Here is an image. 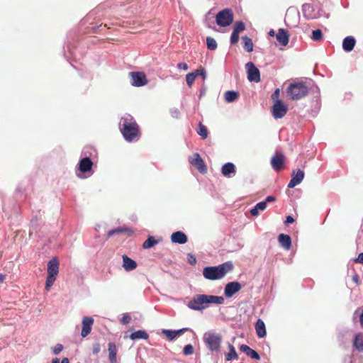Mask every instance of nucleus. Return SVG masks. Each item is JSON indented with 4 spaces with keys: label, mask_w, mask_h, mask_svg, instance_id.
<instances>
[{
    "label": "nucleus",
    "mask_w": 363,
    "mask_h": 363,
    "mask_svg": "<svg viewBox=\"0 0 363 363\" xmlns=\"http://www.w3.org/2000/svg\"><path fill=\"white\" fill-rule=\"evenodd\" d=\"M121 132L128 142L138 140L140 136L139 125L130 115L121 118L120 122Z\"/></svg>",
    "instance_id": "1"
},
{
    "label": "nucleus",
    "mask_w": 363,
    "mask_h": 363,
    "mask_svg": "<svg viewBox=\"0 0 363 363\" xmlns=\"http://www.w3.org/2000/svg\"><path fill=\"white\" fill-rule=\"evenodd\" d=\"M224 301L222 296L197 294L188 302L187 306L194 311H201L208 308L211 303L223 304Z\"/></svg>",
    "instance_id": "2"
},
{
    "label": "nucleus",
    "mask_w": 363,
    "mask_h": 363,
    "mask_svg": "<svg viewBox=\"0 0 363 363\" xmlns=\"http://www.w3.org/2000/svg\"><path fill=\"white\" fill-rule=\"evenodd\" d=\"M233 269L230 262H226L217 267H206L203 269V275L206 279L216 280L223 278Z\"/></svg>",
    "instance_id": "3"
},
{
    "label": "nucleus",
    "mask_w": 363,
    "mask_h": 363,
    "mask_svg": "<svg viewBox=\"0 0 363 363\" xmlns=\"http://www.w3.org/2000/svg\"><path fill=\"white\" fill-rule=\"evenodd\" d=\"M308 93V87L303 82L290 84L287 88V94L291 100H299L305 97Z\"/></svg>",
    "instance_id": "4"
},
{
    "label": "nucleus",
    "mask_w": 363,
    "mask_h": 363,
    "mask_svg": "<svg viewBox=\"0 0 363 363\" xmlns=\"http://www.w3.org/2000/svg\"><path fill=\"white\" fill-rule=\"evenodd\" d=\"M203 342L207 347L211 351H218L220 347L222 337L220 334L213 331H208L204 333Z\"/></svg>",
    "instance_id": "5"
},
{
    "label": "nucleus",
    "mask_w": 363,
    "mask_h": 363,
    "mask_svg": "<svg viewBox=\"0 0 363 363\" xmlns=\"http://www.w3.org/2000/svg\"><path fill=\"white\" fill-rule=\"evenodd\" d=\"M59 272V262L56 257L50 259L48 264V276L45 282V289L49 291L53 285Z\"/></svg>",
    "instance_id": "6"
},
{
    "label": "nucleus",
    "mask_w": 363,
    "mask_h": 363,
    "mask_svg": "<svg viewBox=\"0 0 363 363\" xmlns=\"http://www.w3.org/2000/svg\"><path fill=\"white\" fill-rule=\"evenodd\" d=\"M234 19V14L230 9H225L219 11L216 16V23L220 27L230 26Z\"/></svg>",
    "instance_id": "7"
},
{
    "label": "nucleus",
    "mask_w": 363,
    "mask_h": 363,
    "mask_svg": "<svg viewBox=\"0 0 363 363\" xmlns=\"http://www.w3.org/2000/svg\"><path fill=\"white\" fill-rule=\"evenodd\" d=\"M288 106L282 101H275L272 108V114L276 119L283 118L288 112Z\"/></svg>",
    "instance_id": "8"
},
{
    "label": "nucleus",
    "mask_w": 363,
    "mask_h": 363,
    "mask_svg": "<svg viewBox=\"0 0 363 363\" xmlns=\"http://www.w3.org/2000/svg\"><path fill=\"white\" fill-rule=\"evenodd\" d=\"M189 162L191 165L196 167L201 173L205 174L207 172V167L203 159L198 152L194 153L189 158Z\"/></svg>",
    "instance_id": "9"
},
{
    "label": "nucleus",
    "mask_w": 363,
    "mask_h": 363,
    "mask_svg": "<svg viewBox=\"0 0 363 363\" xmlns=\"http://www.w3.org/2000/svg\"><path fill=\"white\" fill-rule=\"evenodd\" d=\"M131 77L130 84L134 86H142L147 84L145 74L141 72H133L129 73Z\"/></svg>",
    "instance_id": "10"
},
{
    "label": "nucleus",
    "mask_w": 363,
    "mask_h": 363,
    "mask_svg": "<svg viewBox=\"0 0 363 363\" xmlns=\"http://www.w3.org/2000/svg\"><path fill=\"white\" fill-rule=\"evenodd\" d=\"M247 79L250 82H260V72L259 70L252 62H249L246 64Z\"/></svg>",
    "instance_id": "11"
},
{
    "label": "nucleus",
    "mask_w": 363,
    "mask_h": 363,
    "mask_svg": "<svg viewBox=\"0 0 363 363\" xmlns=\"http://www.w3.org/2000/svg\"><path fill=\"white\" fill-rule=\"evenodd\" d=\"M241 289V284L238 281L229 282L225 285L224 294L227 298L232 297Z\"/></svg>",
    "instance_id": "12"
},
{
    "label": "nucleus",
    "mask_w": 363,
    "mask_h": 363,
    "mask_svg": "<svg viewBox=\"0 0 363 363\" xmlns=\"http://www.w3.org/2000/svg\"><path fill=\"white\" fill-rule=\"evenodd\" d=\"M304 178V172L301 169H298L296 173L293 171L291 174V179L288 184V188L292 189L296 185L299 184Z\"/></svg>",
    "instance_id": "13"
},
{
    "label": "nucleus",
    "mask_w": 363,
    "mask_h": 363,
    "mask_svg": "<svg viewBox=\"0 0 363 363\" xmlns=\"http://www.w3.org/2000/svg\"><path fill=\"white\" fill-rule=\"evenodd\" d=\"M94 323V319L91 317H84L82 320V329L81 335L83 337H86L91 330V327Z\"/></svg>",
    "instance_id": "14"
},
{
    "label": "nucleus",
    "mask_w": 363,
    "mask_h": 363,
    "mask_svg": "<svg viewBox=\"0 0 363 363\" xmlns=\"http://www.w3.org/2000/svg\"><path fill=\"white\" fill-rule=\"evenodd\" d=\"M284 162V156L281 153H277L271 160L272 168L276 171L282 169Z\"/></svg>",
    "instance_id": "15"
},
{
    "label": "nucleus",
    "mask_w": 363,
    "mask_h": 363,
    "mask_svg": "<svg viewBox=\"0 0 363 363\" xmlns=\"http://www.w3.org/2000/svg\"><path fill=\"white\" fill-rule=\"evenodd\" d=\"M276 38L281 45H287L289 40L288 31L284 28H279L276 35Z\"/></svg>",
    "instance_id": "16"
},
{
    "label": "nucleus",
    "mask_w": 363,
    "mask_h": 363,
    "mask_svg": "<svg viewBox=\"0 0 363 363\" xmlns=\"http://www.w3.org/2000/svg\"><path fill=\"white\" fill-rule=\"evenodd\" d=\"M93 162L89 157H84L79 161V170L82 173H86L91 170Z\"/></svg>",
    "instance_id": "17"
},
{
    "label": "nucleus",
    "mask_w": 363,
    "mask_h": 363,
    "mask_svg": "<svg viewBox=\"0 0 363 363\" xmlns=\"http://www.w3.org/2000/svg\"><path fill=\"white\" fill-rule=\"evenodd\" d=\"M187 240L186 235L182 231H177L171 235V241L174 243L184 244Z\"/></svg>",
    "instance_id": "18"
},
{
    "label": "nucleus",
    "mask_w": 363,
    "mask_h": 363,
    "mask_svg": "<svg viewBox=\"0 0 363 363\" xmlns=\"http://www.w3.org/2000/svg\"><path fill=\"white\" fill-rule=\"evenodd\" d=\"M257 336L259 338H262L266 336V327L264 321L262 319H258L255 325Z\"/></svg>",
    "instance_id": "19"
},
{
    "label": "nucleus",
    "mask_w": 363,
    "mask_h": 363,
    "mask_svg": "<svg viewBox=\"0 0 363 363\" xmlns=\"http://www.w3.org/2000/svg\"><path fill=\"white\" fill-rule=\"evenodd\" d=\"M278 241L280 245L286 250H289L291 247V239L288 235L280 234L278 236Z\"/></svg>",
    "instance_id": "20"
},
{
    "label": "nucleus",
    "mask_w": 363,
    "mask_h": 363,
    "mask_svg": "<svg viewBox=\"0 0 363 363\" xmlns=\"http://www.w3.org/2000/svg\"><path fill=\"white\" fill-rule=\"evenodd\" d=\"M123 267L126 271H132L135 269L138 264L135 261L128 257L127 255H123Z\"/></svg>",
    "instance_id": "21"
},
{
    "label": "nucleus",
    "mask_w": 363,
    "mask_h": 363,
    "mask_svg": "<svg viewBox=\"0 0 363 363\" xmlns=\"http://www.w3.org/2000/svg\"><path fill=\"white\" fill-rule=\"evenodd\" d=\"M240 350L253 359L259 360L260 359L259 354L255 350L251 349L246 345H242L240 347Z\"/></svg>",
    "instance_id": "22"
},
{
    "label": "nucleus",
    "mask_w": 363,
    "mask_h": 363,
    "mask_svg": "<svg viewBox=\"0 0 363 363\" xmlns=\"http://www.w3.org/2000/svg\"><path fill=\"white\" fill-rule=\"evenodd\" d=\"M356 41L352 36L346 37L342 42V48L346 52H350L354 49Z\"/></svg>",
    "instance_id": "23"
},
{
    "label": "nucleus",
    "mask_w": 363,
    "mask_h": 363,
    "mask_svg": "<svg viewBox=\"0 0 363 363\" xmlns=\"http://www.w3.org/2000/svg\"><path fill=\"white\" fill-rule=\"evenodd\" d=\"M222 174L226 177H230L232 174L235 173V167L231 162L225 164L221 168Z\"/></svg>",
    "instance_id": "24"
},
{
    "label": "nucleus",
    "mask_w": 363,
    "mask_h": 363,
    "mask_svg": "<svg viewBox=\"0 0 363 363\" xmlns=\"http://www.w3.org/2000/svg\"><path fill=\"white\" fill-rule=\"evenodd\" d=\"M108 358L111 363H116L117 362V347L115 343L109 342L108 345Z\"/></svg>",
    "instance_id": "25"
},
{
    "label": "nucleus",
    "mask_w": 363,
    "mask_h": 363,
    "mask_svg": "<svg viewBox=\"0 0 363 363\" xmlns=\"http://www.w3.org/2000/svg\"><path fill=\"white\" fill-rule=\"evenodd\" d=\"M186 330H188V328H182L179 330H163L162 333L167 336V337L168 338L169 340H172L177 336L183 334Z\"/></svg>",
    "instance_id": "26"
},
{
    "label": "nucleus",
    "mask_w": 363,
    "mask_h": 363,
    "mask_svg": "<svg viewBox=\"0 0 363 363\" xmlns=\"http://www.w3.org/2000/svg\"><path fill=\"white\" fill-rule=\"evenodd\" d=\"M125 233H127L128 235H130L133 233V231L128 228L119 227L116 229L109 230L107 233V237L111 238V236H113L114 235L125 234Z\"/></svg>",
    "instance_id": "27"
},
{
    "label": "nucleus",
    "mask_w": 363,
    "mask_h": 363,
    "mask_svg": "<svg viewBox=\"0 0 363 363\" xmlns=\"http://www.w3.org/2000/svg\"><path fill=\"white\" fill-rule=\"evenodd\" d=\"M267 208L266 201L259 202L255 205V206L251 209L250 213L252 216H257L259 215V211H263Z\"/></svg>",
    "instance_id": "28"
},
{
    "label": "nucleus",
    "mask_w": 363,
    "mask_h": 363,
    "mask_svg": "<svg viewBox=\"0 0 363 363\" xmlns=\"http://www.w3.org/2000/svg\"><path fill=\"white\" fill-rule=\"evenodd\" d=\"M243 41V48L247 52H251L253 50V43L250 38L245 35L242 38Z\"/></svg>",
    "instance_id": "29"
},
{
    "label": "nucleus",
    "mask_w": 363,
    "mask_h": 363,
    "mask_svg": "<svg viewBox=\"0 0 363 363\" xmlns=\"http://www.w3.org/2000/svg\"><path fill=\"white\" fill-rule=\"evenodd\" d=\"M354 347L358 351H363V334L356 335L354 339Z\"/></svg>",
    "instance_id": "30"
},
{
    "label": "nucleus",
    "mask_w": 363,
    "mask_h": 363,
    "mask_svg": "<svg viewBox=\"0 0 363 363\" xmlns=\"http://www.w3.org/2000/svg\"><path fill=\"white\" fill-rule=\"evenodd\" d=\"M149 335L145 330H137L130 335L131 340L144 339L147 340Z\"/></svg>",
    "instance_id": "31"
},
{
    "label": "nucleus",
    "mask_w": 363,
    "mask_h": 363,
    "mask_svg": "<svg viewBox=\"0 0 363 363\" xmlns=\"http://www.w3.org/2000/svg\"><path fill=\"white\" fill-rule=\"evenodd\" d=\"M224 96L225 100L227 102L230 103L235 101L238 99L239 94L238 92L234 91H225Z\"/></svg>",
    "instance_id": "32"
},
{
    "label": "nucleus",
    "mask_w": 363,
    "mask_h": 363,
    "mask_svg": "<svg viewBox=\"0 0 363 363\" xmlns=\"http://www.w3.org/2000/svg\"><path fill=\"white\" fill-rule=\"evenodd\" d=\"M228 348L229 352L225 355V359L227 361H231L233 359H238V354L235 347L231 344H229Z\"/></svg>",
    "instance_id": "33"
},
{
    "label": "nucleus",
    "mask_w": 363,
    "mask_h": 363,
    "mask_svg": "<svg viewBox=\"0 0 363 363\" xmlns=\"http://www.w3.org/2000/svg\"><path fill=\"white\" fill-rule=\"evenodd\" d=\"M197 133L201 137L202 139H206L208 137V133L207 128L201 122L199 123Z\"/></svg>",
    "instance_id": "34"
},
{
    "label": "nucleus",
    "mask_w": 363,
    "mask_h": 363,
    "mask_svg": "<svg viewBox=\"0 0 363 363\" xmlns=\"http://www.w3.org/2000/svg\"><path fill=\"white\" fill-rule=\"evenodd\" d=\"M157 243V240H156L154 237L150 236L143 242V247L144 249H149Z\"/></svg>",
    "instance_id": "35"
},
{
    "label": "nucleus",
    "mask_w": 363,
    "mask_h": 363,
    "mask_svg": "<svg viewBox=\"0 0 363 363\" xmlns=\"http://www.w3.org/2000/svg\"><path fill=\"white\" fill-rule=\"evenodd\" d=\"M206 43L208 50H215L217 48V43L215 39L211 37H207Z\"/></svg>",
    "instance_id": "36"
},
{
    "label": "nucleus",
    "mask_w": 363,
    "mask_h": 363,
    "mask_svg": "<svg viewBox=\"0 0 363 363\" xmlns=\"http://www.w3.org/2000/svg\"><path fill=\"white\" fill-rule=\"evenodd\" d=\"M245 30V23L242 21H236L234 25L233 31L240 33Z\"/></svg>",
    "instance_id": "37"
},
{
    "label": "nucleus",
    "mask_w": 363,
    "mask_h": 363,
    "mask_svg": "<svg viewBox=\"0 0 363 363\" xmlns=\"http://www.w3.org/2000/svg\"><path fill=\"white\" fill-rule=\"evenodd\" d=\"M196 76H197V74H196L194 72H191V73H189L186 74V83L189 86H191V85L193 84V83L195 81Z\"/></svg>",
    "instance_id": "38"
},
{
    "label": "nucleus",
    "mask_w": 363,
    "mask_h": 363,
    "mask_svg": "<svg viewBox=\"0 0 363 363\" xmlns=\"http://www.w3.org/2000/svg\"><path fill=\"white\" fill-rule=\"evenodd\" d=\"M311 38L314 41H320L323 38V33L321 30L317 29L313 30Z\"/></svg>",
    "instance_id": "39"
},
{
    "label": "nucleus",
    "mask_w": 363,
    "mask_h": 363,
    "mask_svg": "<svg viewBox=\"0 0 363 363\" xmlns=\"http://www.w3.org/2000/svg\"><path fill=\"white\" fill-rule=\"evenodd\" d=\"M194 347L191 345L189 344V345H186L184 347V350H183V354L185 355V356H188V355H191L194 353Z\"/></svg>",
    "instance_id": "40"
},
{
    "label": "nucleus",
    "mask_w": 363,
    "mask_h": 363,
    "mask_svg": "<svg viewBox=\"0 0 363 363\" xmlns=\"http://www.w3.org/2000/svg\"><path fill=\"white\" fill-rule=\"evenodd\" d=\"M239 40V33L233 30L230 36V43L236 44Z\"/></svg>",
    "instance_id": "41"
},
{
    "label": "nucleus",
    "mask_w": 363,
    "mask_h": 363,
    "mask_svg": "<svg viewBox=\"0 0 363 363\" xmlns=\"http://www.w3.org/2000/svg\"><path fill=\"white\" fill-rule=\"evenodd\" d=\"M279 96H280V89L279 88H277L275 89L274 93L272 94L271 98L273 101H274V102L277 101H281L279 99Z\"/></svg>",
    "instance_id": "42"
},
{
    "label": "nucleus",
    "mask_w": 363,
    "mask_h": 363,
    "mask_svg": "<svg viewBox=\"0 0 363 363\" xmlns=\"http://www.w3.org/2000/svg\"><path fill=\"white\" fill-rule=\"evenodd\" d=\"M130 320H131V317L128 313H125V314H123V315L121 320V323L123 325H126L130 322Z\"/></svg>",
    "instance_id": "43"
},
{
    "label": "nucleus",
    "mask_w": 363,
    "mask_h": 363,
    "mask_svg": "<svg viewBox=\"0 0 363 363\" xmlns=\"http://www.w3.org/2000/svg\"><path fill=\"white\" fill-rule=\"evenodd\" d=\"M63 350V346L61 344H57L54 349H53V353L55 354H59L62 350Z\"/></svg>",
    "instance_id": "44"
},
{
    "label": "nucleus",
    "mask_w": 363,
    "mask_h": 363,
    "mask_svg": "<svg viewBox=\"0 0 363 363\" xmlns=\"http://www.w3.org/2000/svg\"><path fill=\"white\" fill-rule=\"evenodd\" d=\"M101 347L99 343H95L93 345V354H98V353L100 352Z\"/></svg>",
    "instance_id": "45"
},
{
    "label": "nucleus",
    "mask_w": 363,
    "mask_h": 363,
    "mask_svg": "<svg viewBox=\"0 0 363 363\" xmlns=\"http://www.w3.org/2000/svg\"><path fill=\"white\" fill-rule=\"evenodd\" d=\"M188 261L191 264H195L196 262V257L191 254L188 255Z\"/></svg>",
    "instance_id": "46"
},
{
    "label": "nucleus",
    "mask_w": 363,
    "mask_h": 363,
    "mask_svg": "<svg viewBox=\"0 0 363 363\" xmlns=\"http://www.w3.org/2000/svg\"><path fill=\"white\" fill-rule=\"evenodd\" d=\"M177 67L179 69H184V70H187L189 69V66L185 62H180L177 65Z\"/></svg>",
    "instance_id": "47"
},
{
    "label": "nucleus",
    "mask_w": 363,
    "mask_h": 363,
    "mask_svg": "<svg viewBox=\"0 0 363 363\" xmlns=\"http://www.w3.org/2000/svg\"><path fill=\"white\" fill-rule=\"evenodd\" d=\"M354 262L357 263L363 264V252L359 254L357 258L354 259Z\"/></svg>",
    "instance_id": "48"
},
{
    "label": "nucleus",
    "mask_w": 363,
    "mask_h": 363,
    "mask_svg": "<svg viewBox=\"0 0 363 363\" xmlns=\"http://www.w3.org/2000/svg\"><path fill=\"white\" fill-rule=\"evenodd\" d=\"M276 201V198L273 196H268L265 201H266V203H267V202H273V201Z\"/></svg>",
    "instance_id": "49"
},
{
    "label": "nucleus",
    "mask_w": 363,
    "mask_h": 363,
    "mask_svg": "<svg viewBox=\"0 0 363 363\" xmlns=\"http://www.w3.org/2000/svg\"><path fill=\"white\" fill-rule=\"evenodd\" d=\"M294 222V219L293 217H291V216H288L286 217V221H285V223L286 224H289V223H292Z\"/></svg>",
    "instance_id": "50"
},
{
    "label": "nucleus",
    "mask_w": 363,
    "mask_h": 363,
    "mask_svg": "<svg viewBox=\"0 0 363 363\" xmlns=\"http://www.w3.org/2000/svg\"><path fill=\"white\" fill-rule=\"evenodd\" d=\"M195 73L197 74V75L199 74H201L203 77V78L206 76V73H205V71L203 69H201V70L197 69Z\"/></svg>",
    "instance_id": "51"
},
{
    "label": "nucleus",
    "mask_w": 363,
    "mask_h": 363,
    "mask_svg": "<svg viewBox=\"0 0 363 363\" xmlns=\"http://www.w3.org/2000/svg\"><path fill=\"white\" fill-rule=\"evenodd\" d=\"M352 281L355 282L357 284H359V277L357 274H354L352 277Z\"/></svg>",
    "instance_id": "52"
},
{
    "label": "nucleus",
    "mask_w": 363,
    "mask_h": 363,
    "mask_svg": "<svg viewBox=\"0 0 363 363\" xmlns=\"http://www.w3.org/2000/svg\"><path fill=\"white\" fill-rule=\"evenodd\" d=\"M6 279V275L0 274V284H2Z\"/></svg>",
    "instance_id": "53"
},
{
    "label": "nucleus",
    "mask_w": 363,
    "mask_h": 363,
    "mask_svg": "<svg viewBox=\"0 0 363 363\" xmlns=\"http://www.w3.org/2000/svg\"><path fill=\"white\" fill-rule=\"evenodd\" d=\"M268 34H269V35H270V36H274V35H277V34H275L274 30H272V29L269 30V32L268 33Z\"/></svg>",
    "instance_id": "54"
},
{
    "label": "nucleus",
    "mask_w": 363,
    "mask_h": 363,
    "mask_svg": "<svg viewBox=\"0 0 363 363\" xmlns=\"http://www.w3.org/2000/svg\"><path fill=\"white\" fill-rule=\"evenodd\" d=\"M61 363H69V359L67 357H65L62 359Z\"/></svg>",
    "instance_id": "55"
},
{
    "label": "nucleus",
    "mask_w": 363,
    "mask_h": 363,
    "mask_svg": "<svg viewBox=\"0 0 363 363\" xmlns=\"http://www.w3.org/2000/svg\"><path fill=\"white\" fill-rule=\"evenodd\" d=\"M359 320H360L361 325L363 327V311L360 315Z\"/></svg>",
    "instance_id": "56"
},
{
    "label": "nucleus",
    "mask_w": 363,
    "mask_h": 363,
    "mask_svg": "<svg viewBox=\"0 0 363 363\" xmlns=\"http://www.w3.org/2000/svg\"><path fill=\"white\" fill-rule=\"evenodd\" d=\"M52 363H60V360L58 358H55L52 359Z\"/></svg>",
    "instance_id": "57"
}]
</instances>
